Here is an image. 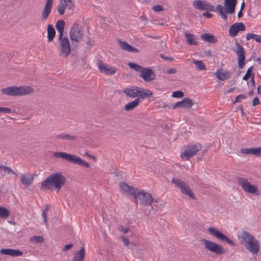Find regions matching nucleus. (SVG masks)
<instances>
[{
	"label": "nucleus",
	"mask_w": 261,
	"mask_h": 261,
	"mask_svg": "<svg viewBox=\"0 0 261 261\" xmlns=\"http://www.w3.org/2000/svg\"><path fill=\"white\" fill-rule=\"evenodd\" d=\"M241 153L245 154H253L256 156H261V147L250 148H241Z\"/></svg>",
	"instance_id": "21"
},
{
	"label": "nucleus",
	"mask_w": 261,
	"mask_h": 261,
	"mask_svg": "<svg viewBox=\"0 0 261 261\" xmlns=\"http://www.w3.org/2000/svg\"><path fill=\"white\" fill-rule=\"evenodd\" d=\"M64 2V5L65 7L69 10H73L75 6L71 0H63Z\"/></svg>",
	"instance_id": "39"
},
{
	"label": "nucleus",
	"mask_w": 261,
	"mask_h": 261,
	"mask_svg": "<svg viewBox=\"0 0 261 261\" xmlns=\"http://www.w3.org/2000/svg\"><path fill=\"white\" fill-rule=\"evenodd\" d=\"M243 11L242 10H240V11L239 12L238 14V17L239 18H240L241 17H242L243 16V12H242Z\"/></svg>",
	"instance_id": "61"
},
{
	"label": "nucleus",
	"mask_w": 261,
	"mask_h": 261,
	"mask_svg": "<svg viewBox=\"0 0 261 261\" xmlns=\"http://www.w3.org/2000/svg\"><path fill=\"white\" fill-rule=\"evenodd\" d=\"M66 7L64 6L63 3H61L60 5H59L57 8L58 12L60 15L64 14L65 12V10Z\"/></svg>",
	"instance_id": "41"
},
{
	"label": "nucleus",
	"mask_w": 261,
	"mask_h": 261,
	"mask_svg": "<svg viewBox=\"0 0 261 261\" xmlns=\"http://www.w3.org/2000/svg\"><path fill=\"white\" fill-rule=\"evenodd\" d=\"M184 96V93L181 91H176L172 93V96L175 98H181Z\"/></svg>",
	"instance_id": "42"
},
{
	"label": "nucleus",
	"mask_w": 261,
	"mask_h": 261,
	"mask_svg": "<svg viewBox=\"0 0 261 261\" xmlns=\"http://www.w3.org/2000/svg\"><path fill=\"white\" fill-rule=\"evenodd\" d=\"M10 215V211L6 208L0 206V218H7Z\"/></svg>",
	"instance_id": "35"
},
{
	"label": "nucleus",
	"mask_w": 261,
	"mask_h": 261,
	"mask_svg": "<svg viewBox=\"0 0 261 261\" xmlns=\"http://www.w3.org/2000/svg\"><path fill=\"white\" fill-rule=\"evenodd\" d=\"M237 0H224V4L225 8H224L222 5H218L216 7V11L219 13L221 18L226 21L227 16L226 13L232 14L235 12V8L237 5Z\"/></svg>",
	"instance_id": "5"
},
{
	"label": "nucleus",
	"mask_w": 261,
	"mask_h": 261,
	"mask_svg": "<svg viewBox=\"0 0 261 261\" xmlns=\"http://www.w3.org/2000/svg\"><path fill=\"white\" fill-rule=\"evenodd\" d=\"M0 113L10 114L12 113V111L8 108L0 107Z\"/></svg>",
	"instance_id": "45"
},
{
	"label": "nucleus",
	"mask_w": 261,
	"mask_h": 261,
	"mask_svg": "<svg viewBox=\"0 0 261 261\" xmlns=\"http://www.w3.org/2000/svg\"><path fill=\"white\" fill-rule=\"evenodd\" d=\"M128 65L129 66V67L132 69H133L134 70L138 71L139 72H141V71L143 70L144 67L138 65L135 63H129L128 64Z\"/></svg>",
	"instance_id": "37"
},
{
	"label": "nucleus",
	"mask_w": 261,
	"mask_h": 261,
	"mask_svg": "<svg viewBox=\"0 0 261 261\" xmlns=\"http://www.w3.org/2000/svg\"><path fill=\"white\" fill-rule=\"evenodd\" d=\"M98 68L101 72L109 75H112L116 71V68H108L102 61H99Z\"/></svg>",
	"instance_id": "23"
},
{
	"label": "nucleus",
	"mask_w": 261,
	"mask_h": 261,
	"mask_svg": "<svg viewBox=\"0 0 261 261\" xmlns=\"http://www.w3.org/2000/svg\"><path fill=\"white\" fill-rule=\"evenodd\" d=\"M49 205H46L45 208L44 210H43V212H45L47 213V212L49 210Z\"/></svg>",
	"instance_id": "63"
},
{
	"label": "nucleus",
	"mask_w": 261,
	"mask_h": 261,
	"mask_svg": "<svg viewBox=\"0 0 261 261\" xmlns=\"http://www.w3.org/2000/svg\"><path fill=\"white\" fill-rule=\"evenodd\" d=\"M216 77L221 81H224L230 78L231 72L223 69H219L215 73Z\"/></svg>",
	"instance_id": "24"
},
{
	"label": "nucleus",
	"mask_w": 261,
	"mask_h": 261,
	"mask_svg": "<svg viewBox=\"0 0 261 261\" xmlns=\"http://www.w3.org/2000/svg\"><path fill=\"white\" fill-rule=\"evenodd\" d=\"M123 92L127 97L132 98H140V100L149 97L153 95V93L150 90L138 86L127 88L123 90Z\"/></svg>",
	"instance_id": "3"
},
{
	"label": "nucleus",
	"mask_w": 261,
	"mask_h": 261,
	"mask_svg": "<svg viewBox=\"0 0 261 261\" xmlns=\"http://www.w3.org/2000/svg\"><path fill=\"white\" fill-rule=\"evenodd\" d=\"M3 171L7 172L8 174L14 173V171L10 167L5 166H0V173L2 174Z\"/></svg>",
	"instance_id": "40"
},
{
	"label": "nucleus",
	"mask_w": 261,
	"mask_h": 261,
	"mask_svg": "<svg viewBox=\"0 0 261 261\" xmlns=\"http://www.w3.org/2000/svg\"><path fill=\"white\" fill-rule=\"evenodd\" d=\"M202 242L203 243L205 248L212 252L215 253L218 255L224 254L225 253V249L221 245H218L215 242L206 239L202 240Z\"/></svg>",
	"instance_id": "11"
},
{
	"label": "nucleus",
	"mask_w": 261,
	"mask_h": 261,
	"mask_svg": "<svg viewBox=\"0 0 261 261\" xmlns=\"http://www.w3.org/2000/svg\"><path fill=\"white\" fill-rule=\"evenodd\" d=\"M245 3L243 2L242 4H241V8H240V10H242L243 11L245 8Z\"/></svg>",
	"instance_id": "62"
},
{
	"label": "nucleus",
	"mask_w": 261,
	"mask_h": 261,
	"mask_svg": "<svg viewBox=\"0 0 261 261\" xmlns=\"http://www.w3.org/2000/svg\"><path fill=\"white\" fill-rule=\"evenodd\" d=\"M66 179L60 172L53 173L47 177L40 186V189L44 191L52 188L58 191L65 185Z\"/></svg>",
	"instance_id": "1"
},
{
	"label": "nucleus",
	"mask_w": 261,
	"mask_h": 261,
	"mask_svg": "<svg viewBox=\"0 0 261 261\" xmlns=\"http://www.w3.org/2000/svg\"><path fill=\"white\" fill-rule=\"evenodd\" d=\"M44 238L40 236H35L31 237L29 239V241L31 242H35L36 243H41L44 242Z\"/></svg>",
	"instance_id": "36"
},
{
	"label": "nucleus",
	"mask_w": 261,
	"mask_h": 261,
	"mask_svg": "<svg viewBox=\"0 0 261 261\" xmlns=\"http://www.w3.org/2000/svg\"><path fill=\"white\" fill-rule=\"evenodd\" d=\"M171 182L173 183L176 187L178 188L182 193L188 195L193 199L195 198L191 189L184 181L180 179L173 177L171 180Z\"/></svg>",
	"instance_id": "8"
},
{
	"label": "nucleus",
	"mask_w": 261,
	"mask_h": 261,
	"mask_svg": "<svg viewBox=\"0 0 261 261\" xmlns=\"http://www.w3.org/2000/svg\"><path fill=\"white\" fill-rule=\"evenodd\" d=\"M200 38L204 41L211 43H215L218 41V39L216 37L209 33H204L201 35L200 36Z\"/></svg>",
	"instance_id": "27"
},
{
	"label": "nucleus",
	"mask_w": 261,
	"mask_h": 261,
	"mask_svg": "<svg viewBox=\"0 0 261 261\" xmlns=\"http://www.w3.org/2000/svg\"><path fill=\"white\" fill-rule=\"evenodd\" d=\"M237 236L240 242L246 249L253 255L257 254L259 250V242L248 231L242 230L238 232Z\"/></svg>",
	"instance_id": "2"
},
{
	"label": "nucleus",
	"mask_w": 261,
	"mask_h": 261,
	"mask_svg": "<svg viewBox=\"0 0 261 261\" xmlns=\"http://www.w3.org/2000/svg\"><path fill=\"white\" fill-rule=\"evenodd\" d=\"M152 9L155 12H160L164 10L163 7L160 5H156L153 6Z\"/></svg>",
	"instance_id": "46"
},
{
	"label": "nucleus",
	"mask_w": 261,
	"mask_h": 261,
	"mask_svg": "<svg viewBox=\"0 0 261 261\" xmlns=\"http://www.w3.org/2000/svg\"><path fill=\"white\" fill-rule=\"evenodd\" d=\"M140 76L146 82L153 81L156 77L154 72L149 68H144L140 73Z\"/></svg>",
	"instance_id": "18"
},
{
	"label": "nucleus",
	"mask_w": 261,
	"mask_h": 261,
	"mask_svg": "<svg viewBox=\"0 0 261 261\" xmlns=\"http://www.w3.org/2000/svg\"><path fill=\"white\" fill-rule=\"evenodd\" d=\"M201 149V145L199 143L196 144H189L186 147L185 151L181 153L180 156L182 159L186 158L189 160L194 156Z\"/></svg>",
	"instance_id": "10"
},
{
	"label": "nucleus",
	"mask_w": 261,
	"mask_h": 261,
	"mask_svg": "<svg viewBox=\"0 0 261 261\" xmlns=\"http://www.w3.org/2000/svg\"><path fill=\"white\" fill-rule=\"evenodd\" d=\"M192 106H194V110H197L198 109L197 105H195L192 99L189 98H184L182 100L176 102L172 108H181L184 109H190Z\"/></svg>",
	"instance_id": "17"
},
{
	"label": "nucleus",
	"mask_w": 261,
	"mask_h": 261,
	"mask_svg": "<svg viewBox=\"0 0 261 261\" xmlns=\"http://www.w3.org/2000/svg\"><path fill=\"white\" fill-rule=\"evenodd\" d=\"M236 49L233 50L236 54L238 59V67L243 68L245 65V50L243 47L237 41L235 42Z\"/></svg>",
	"instance_id": "13"
},
{
	"label": "nucleus",
	"mask_w": 261,
	"mask_h": 261,
	"mask_svg": "<svg viewBox=\"0 0 261 261\" xmlns=\"http://www.w3.org/2000/svg\"><path fill=\"white\" fill-rule=\"evenodd\" d=\"M259 103H260V101H259V99L257 97H254L253 99L252 106L253 107H254V106H256L259 105Z\"/></svg>",
	"instance_id": "50"
},
{
	"label": "nucleus",
	"mask_w": 261,
	"mask_h": 261,
	"mask_svg": "<svg viewBox=\"0 0 261 261\" xmlns=\"http://www.w3.org/2000/svg\"><path fill=\"white\" fill-rule=\"evenodd\" d=\"M56 138L57 139H65V134H59L56 136Z\"/></svg>",
	"instance_id": "59"
},
{
	"label": "nucleus",
	"mask_w": 261,
	"mask_h": 261,
	"mask_svg": "<svg viewBox=\"0 0 261 261\" xmlns=\"http://www.w3.org/2000/svg\"><path fill=\"white\" fill-rule=\"evenodd\" d=\"M144 212L146 215H150L154 214L155 213V211L152 206H150V207L148 210H145Z\"/></svg>",
	"instance_id": "44"
},
{
	"label": "nucleus",
	"mask_w": 261,
	"mask_h": 261,
	"mask_svg": "<svg viewBox=\"0 0 261 261\" xmlns=\"http://www.w3.org/2000/svg\"><path fill=\"white\" fill-rule=\"evenodd\" d=\"M65 24V23L64 20L62 19L59 20L56 23L55 27L57 31L59 32V37H60V39H61L62 36H63Z\"/></svg>",
	"instance_id": "29"
},
{
	"label": "nucleus",
	"mask_w": 261,
	"mask_h": 261,
	"mask_svg": "<svg viewBox=\"0 0 261 261\" xmlns=\"http://www.w3.org/2000/svg\"><path fill=\"white\" fill-rule=\"evenodd\" d=\"M185 37L187 42L189 45H197V42L195 40L194 35L192 34L185 33Z\"/></svg>",
	"instance_id": "32"
},
{
	"label": "nucleus",
	"mask_w": 261,
	"mask_h": 261,
	"mask_svg": "<svg viewBox=\"0 0 261 261\" xmlns=\"http://www.w3.org/2000/svg\"><path fill=\"white\" fill-rule=\"evenodd\" d=\"M160 57L164 60H170L171 61H172L173 60V59L172 58L165 56L162 54L160 55Z\"/></svg>",
	"instance_id": "57"
},
{
	"label": "nucleus",
	"mask_w": 261,
	"mask_h": 261,
	"mask_svg": "<svg viewBox=\"0 0 261 261\" xmlns=\"http://www.w3.org/2000/svg\"><path fill=\"white\" fill-rule=\"evenodd\" d=\"M53 0H46V4L41 14L42 20H44L48 18L51 11L53 4Z\"/></svg>",
	"instance_id": "20"
},
{
	"label": "nucleus",
	"mask_w": 261,
	"mask_h": 261,
	"mask_svg": "<svg viewBox=\"0 0 261 261\" xmlns=\"http://www.w3.org/2000/svg\"><path fill=\"white\" fill-rule=\"evenodd\" d=\"M245 26L242 22H236L233 23L229 29V35L232 37H236L240 31H244Z\"/></svg>",
	"instance_id": "19"
},
{
	"label": "nucleus",
	"mask_w": 261,
	"mask_h": 261,
	"mask_svg": "<svg viewBox=\"0 0 261 261\" xmlns=\"http://www.w3.org/2000/svg\"><path fill=\"white\" fill-rule=\"evenodd\" d=\"M253 69V66L250 67L247 69L246 74L243 77V80L247 81L250 77L251 78V77H252V73H253L252 71Z\"/></svg>",
	"instance_id": "38"
},
{
	"label": "nucleus",
	"mask_w": 261,
	"mask_h": 261,
	"mask_svg": "<svg viewBox=\"0 0 261 261\" xmlns=\"http://www.w3.org/2000/svg\"><path fill=\"white\" fill-rule=\"evenodd\" d=\"M47 214L45 212H42V216L43 218V221L45 223H47Z\"/></svg>",
	"instance_id": "58"
},
{
	"label": "nucleus",
	"mask_w": 261,
	"mask_h": 261,
	"mask_svg": "<svg viewBox=\"0 0 261 261\" xmlns=\"http://www.w3.org/2000/svg\"><path fill=\"white\" fill-rule=\"evenodd\" d=\"M84 257L85 249L84 247H82L79 251L74 253L72 261H82Z\"/></svg>",
	"instance_id": "30"
},
{
	"label": "nucleus",
	"mask_w": 261,
	"mask_h": 261,
	"mask_svg": "<svg viewBox=\"0 0 261 261\" xmlns=\"http://www.w3.org/2000/svg\"><path fill=\"white\" fill-rule=\"evenodd\" d=\"M133 197L136 201L139 200L140 203L143 205H150L154 201L153 198L150 194L138 188L136 190Z\"/></svg>",
	"instance_id": "7"
},
{
	"label": "nucleus",
	"mask_w": 261,
	"mask_h": 261,
	"mask_svg": "<svg viewBox=\"0 0 261 261\" xmlns=\"http://www.w3.org/2000/svg\"><path fill=\"white\" fill-rule=\"evenodd\" d=\"M58 40L60 42V55H62L65 57H68L71 51L69 39L67 37L62 36L61 39H60V37H59Z\"/></svg>",
	"instance_id": "12"
},
{
	"label": "nucleus",
	"mask_w": 261,
	"mask_h": 261,
	"mask_svg": "<svg viewBox=\"0 0 261 261\" xmlns=\"http://www.w3.org/2000/svg\"><path fill=\"white\" fill-rule=\"evenodd\" d=\"M10 256L13 257L19 256L22 254V252L18 250L11 249Z\"/></svg>",
	"instance_id": "43"
},
{
	"label": "nucleus",
	"mask_w": 261,
	"mask_h": 261,
	"mask_svg": "<svg viewBox=\"0 0 261 261\" xmlns=\"http://www.w3.org/2000/svg\"><path fill=\"white\" fill-rule=\"evenodd\" d=\"M83 37V31L80 28L78 24L74 23L70 31V38L73 42L80 41Z\"/></svg>",
	"instance_id": "16"
},
{
	"label": "nucleus",
	"mask_w": 261,
	"mask_h": 261,
	"mask_svg": "<svg viewBox=\"0 0 261 261\" xmlns=\"http://www.w3.org/2000/svg\"><path fill=\"white\" fill-rule=\"evenodd\" d=\"M12 249H2L0 251V253L5 255H11V251Z\"/></svg>",
	"instance_id": "48"
},
{
	"label": "nucleus",
	"mask_w": 261,
	"mask_h": 261,
	"mask_svg": "<svg viewBox=\"0 0 261 261\" xmlns=\"http://www.w3.org/2000/svg\"><path fill=\"white\" fill-rule=\"evenodd\" d=\"M202 16L210 18L213 17V14L208 12H204L202 13Z\"/></svg>",
	"instance_id": "56"
},
{
	"label": "nucleus",
	"mask_w": 261,
	"mask_h": 261,
	"mask_svg": "<svg viewBox=\"0 0 261 261\" xmlns=\"http://www.w3.org/2000/svg\"><path fill=\"white\" fill-rule=\"evenodd\" d=\"M121 238L122 239V241H123L124 244L125 246H128L129 244V241L128 239H127L126 238H124V237H121Z\"/></svg>",
	"instance_id": "55"
},
{
	"label": "nucleus",
	"mask_w": 261,
	"mask_h": 261,
	"mask_svg": "<svg viewBox=\"0 0 261 261\" xmlns=\"http://www.w3.org/2000/svg\"><path fill=\"white\" fill-rule=\"evenodd\" d=\"M177 70L175 68H170L166 71V73L168 74H175Z\"/></svg>",
	"instance_id": "52"
},
{
	"label": "nucleus",
	"mask_w": 261,
	"mask_h": 261,
	"mask_svg": "<svg viewBox=\"0 0 261 261\" xmlns=\"http://www.w3.org/2000/svg\"><path fill=\"white\" fill-rule=\"evenodd\" d=\"M237 181L239 185L240 186L245 192L254 194L256 195L260 194V192L257 187L251 185L247 179L242 177L238 178Z\"/></svg>",
	"instance_id": "9"
},
{
	"label": "nucleus",
	"mask_w": 261,
	"mask_h": 261,
	"mask_svg": "<svg viewBox=\"0 0 261 261\" xmlns=\"http://www.w3.org/2000/svg\"><path fill=\"white\" fill-rule=\"evenodd\" d=\"M205 56L211 57L212 56V51L211 50H207L204 52Z\"/></svg>",
	"instance_id": "60"
},
{
	"label": "nucleus",
	"mask_w": 261,
	"mask_h": 261,
	"mask_svg": "<svg viewBox=\"0 0 261 261\" xmlns=\"http://www.w3.org/2000/svg\"><path fill=\"white\" fill-rule=\"evenodd\" d=\"M76 139V137L75 136H71V135L65 134V140H74Z\"/></svg>",
	"instance_id": "51"
},
{
	"label": "nucleus",
	"mask_w": 261,
	"mask_h": 261,
	"mask_svg": "<svg viewBox=\"0 0 261 261\" xmlns=\"http://www.w3.org/2000/svg\"><path fill=\"white\" fill-rule=\"evenodd\" d=\"M247 98V96L245 95L244 94H240L239 95L235 100V101L233 102L234 103H236L237 102H240L241 99H246Z\"/></svg>",
	"instance_id": "47"
},
{
	"label": "nucleus",
	"mask_w": 261,
	"mask_h": 261,
	"mask_svg": "<svg viewBox=\"0 0 261 261\" xmlns=\"http://www.w3.org/2000/svg\"><path fill=\"white\" fill-rule=\"evenodd\" d=\"M34 176L32 174H23L21 177V182L25 187H28L32 184Z\"/></svg>",
	"instance_id": "25"
},
{
	"label": "nucleus",
	"mask_w": 261,
	"mask_h": 261,
	"mask_svg": "<svg viewBox=\"0 0 261 261\" xmlns=\"http://www.w3.org/2000/svg\"><path fill=\"white\" fill-rule=\"evenodd\" d=\"M73 246V245L72 244H67L62 249V251L66 252L69 249H70Z\"/></svg>",
	"instance_id": "54"
},
{
	"label": "nucleus",
	"mask_w": 261,
	"mask_h": 261,
	"mask_svg": "<svg viewBox=\"0 0 261 261\" xmlns=\"http://www.w3.org/2000/svg\"><path fill=\"white\" fill-rule=\"evenodd\" d=\"M47 40L48 42H51L53 40L56 35V31L54 27L51 24H49L47 28Z\"/></svg>",
	"instance_id": "31"
},
{
	"label": "nucleus",
	"mask_w": 261,
	"mask_h": 261,
	"mask_svg": "<svg viewBox=\"0 0 261 261\" xmlns=\"http://www.w3.org/2000/svg\"><path fill=\"white\" fill-rule=\"evenodd\" d=\"M120 188L122 192L127 193L133 196H134L136 190L137 189V188H135L134 187L129 186L125 182H120Z\"/></svg>",
	"instance_id": "22"
},
{
	"label": "nucleus",
	"mask_w": 261,
	"mask_h": 261,
	"mask_svg": "<svg viewBox=\"0 0 261 261\" xmlns=\"http://www.w3.org/2000/svg\"><path fill=\"white\" fill-rule=\"evenodd\" d=\"M54 156L57 158H62L70 163L80 165L83 167L89 168L90 165L89 163L80 157L72 154H68L64 152H56L54 153Z\"/></svg>",
	"instance_id": "6"
},
{
	"label": "nucleus",
	"mask_w": 261,
	"mask_h": 261,
	"mask_svg": "<svg viewBox=\"0 0 261 261\" xmlns=\"http://www.w3.org/2000/svg\"><path fill=\"white\" fill-rule=\"evenodd\" d=\"M260 90H261V85H259L258 86L257 88V92L258 94L260 93Z\"/></svg>",
	"instance_id": "64"
},
{
	"label": "nucleus",
	"mask_w": 261,
	"mask_h": 261,
	"mask_svg": "<svg viewBox=\"0 0 261 261\" xmlns=\"http://www.w3.org/2000/svg\"><path fill=\"white\" fill-rule=\"evenodd\" d=\"M208 231L214 236L217 238L220 241L226 242L227 244L231 245L233 246H236V244L228 238L226 236L219 231L216 228L211 227L208 229Z\"/></svg>",
	"instance_id": "14"
},
{
	"label": "nucleus",
	"mask_w": 261,
	"mask_h": 261,
	"mask_svg": "<svg viewBox=\"0 0 261 261\" xmlns=\"http://www.w3.org/2000/svg\"><path fill=\"white\" fill-rule=\"evenodd\" d=\"M2 93L4 95L12 96H18L28 95L33 92V88L29 86H10L2 89Z\"/></svg>",
	"instance_id": "4"
},
{
	"label": "nucleus",
	"mask_w": 261,
	"mask_h": 261,
	"mask_svg": "<svg viewBox=\"0 0 261 261\" xmlns=\"http://www.w3.org/2000/svg\"><path fill=\"white\" fill-rule=\"evenodd\" d=\"M250 84L253 89L254 87H255V81H254V73H252V77H251V80H250Z\"/></svg>",
	"instance_id": "53"
},
{
	"label": "nucleus",
	"mask_w": 261,
	"mask_h": 261,
	"mask_svg": "<svg viewBox=\"0 0 261 261\" xmlns=\"http://www.w3.org/2000/svg\"><path fill=\"white\" fill-rule=\"evenodd\" d=\"M119 43L121 49L129 52L138 53V49L134 47L125 41H121L119 40Z\"/></svg>",
	"instance_id": "26"
},
{
	"label": "nucleus",
	"mask_w": 261,
	"mask_h": 261,
	"mask_svg": "<svg viewBox=\"0 0 261 261\" xmlns=\"http://www.w3.org/2000/svg\"><path fill=\"white\" fill-rule=\"evenodd\" d=\"M141 102L140 98H136L133 101L128 102L125 105L124 109L126 111H129L133 110L136 107H137L139 103Z\"/></svg>",
	"instance_id": "28"
},
{
	"label": "nucleus",
	"mask_w": 261,
	"mask_h": 261,
	"mask_svg": "<svg viewBox=\"0 0 261 261\" xmlns=\"http://www.w3.org/2000/svg\"><path fill=\"white\" fill-rule=\"evenodd\" d=\"M246 40H249L251 39H254L257 42L261 43V35L259 36L253 33H248L246 35Z\"/></svg>",
	"instance_id": "33"
},
{
	"label": "nucleus",
	"mask_w": 261,
	"mask_h": 261,
	"mask_svg": "<svg viewBox=\"0 0 261 261\" xmlns=\"http://www.w3.org/2000/svg\"><path fill=\"white\" fill-rule=\"evenodd\" d=\"M192 63L196 66V68L199 70H205V65L202 61L193 60Z\"/></svg>",
	"instance_id": "34"
},
{
	"label": "nucleus",
	"mask_w": 261,
	"mask_h": 261,
	"mask_svg": "<svg viewBox=\"0 0 261 261\" xmlns=\"http://www.w3.org/2000/svg\"><path fill=\"white\" fill-rule=\"evenodd\" d=\"M118 229L121 231L123 234H126L129 231V229L127 228H124L122 225H119Z\"/></svg>",
	"instance_id": "49"
},
{
	"label": "nucleus",
	"mask_w": 261,
	"mask_h": 261,
	"mask_svg": "<svg viewBox=\"0 0 261 261\" xmlns=\"http://www.w3.org/2000/svg\"><path fill=\"white\" fill-rule=\"evenodd\" d=\"M193 7L198 10L214 11L215 7L206 1L196 0L193 2Z\"/></svg>",
	"instance_id": "15"
}]
</instances>
